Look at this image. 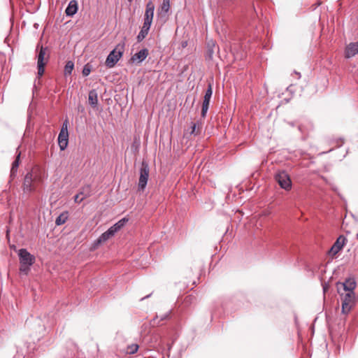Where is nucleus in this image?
Listing matches in <instances>:
<instances>
[{"instance_id":"20","label":"nucleus","mask_w":358,"mask_h":358,"mask_svg":"<svg viewBox=\"0 0 358 358\" xmlns=\"http://www.w3.org/2000/svg\"><path fill=\"white\" fill-rule=\"evenodd\" d=\"M20 155H21L20 152L17 153L15 161L12 164V167H11V169H10V175L11 176H14L16 174V173H17V168H18L19 164H20Z\"/></svg>"},{"instance_id":"12","label":"nucleus","mask_w":358,"mask_h":358,"mask_svg":"<svg viewBox=\"0 0 358 358\" xmlns=\"http://www.w3.org/2000/svg\"><path fill=\"white\" fill-rule=\"evenodd\" d=\"M69 143V133L60 131L58 136V144L62 151L64 150Z\"/></svg>"},{"instance_id":"18","label":"nucleus","mask_w":358,"mask_h":358,"mask_svg":"<svg viewBox=\"0 0 358 358\" xmlns=\"http://www.w3.org/2000/svg\"><path fill=\"white\" fill-rule=\"evenodd\" d=\"M170 313L171 311H169L167 312L166 313L162 315L161 317H160V320H157L158 319V316H156L155 317H154L152 319V320L150 322V324L152 326V327H155V326H159L161 324L160 322L161 321H164L166 319H168L169 317V315H170Z\"/></svg>"},{"instance_id":"31","label":"nucleus","mask_w":358,"mask_h":358,"mask_svg":"<svg viewBox=\"0 0 358 358\" xmlns=\"http://www.w3.org/2000/svg\"><path fill=\"white\" fill-rule=\"evenodd\" d=\"M108 230L115 236V234L120 230V228L119 227V226H117L116 224V223L115 224H113V226H111Z\"/></svg>"},{"instance_id":"21","label":"nucleus","mask_w":358,"mask_h":358,"mask_svg":"<svg viewBox=\"0 0 358 358\" xmlns=\"http://www.w3.org/2000/svg\"><path fill=\"white\" fill-rule=\"evenodd\" d=\"M67 219H68V212L66 211V212L61 213L56 218L55 224L57 226L62 225L66 222Z\"/></svg>"},{"instance_id":"10","label":"nucleus","mask_w":358,"mask_h":358,"mask_svg":"<svg viewBox=\"0 0 358 358\" xmlns=\"http://www.w3.org/2000/svg\"><path fill=\"white\" fill-rule=\"evenodd\" d=\"M148 55V50L147 48L141 49L138 52L135 53L131 58L133 62L141 63Z\"/></svg>"},{"instance_id":"35","label":"nucleus","mask_w":358,"mask_h":358,"mask_svg":"<svg viewBox=\"0 0 358 358\" xmlns=\"http://www.w3.org/2000/svg\"><path fill=\"white\" fill-rule=\"evenodd\" d=\"M80 195L79 194V193L74 196V201L76 203H81L84 200L83 198H82V197L80 198Z\"/></svg>"},{"instance_id":"28","label":"nucleus","mask_w":358,"mask_h":358,"mask_svg":"<svg viewBox=\"0 0 358 358\" xmlns=\"http://www.w3.org/2000/svg\"><path fill=\"white\" fill-rule=\"evenodd\" d=\"M152 22V20L144 18V22L142 27L150 30Z\"/></svg>"},{"instance_id":"2","label":"nucleus","mask_w":358,"mask_h":358,"mask_svg":"<svg viewBox=\"0 0 358 358\" xmlns=\"http://www.w3.org/2000/svg\"><path fill=\"white\" fill-rule=\"evenodd\" d=\"M124 50V43H119L116 45L110 54L108 55L106 60V65L108 68H113L118 62L122 57Z\"/></svg>"},{"instance_id":"27","label":"nucleus","mask_w":358,"mask_h":358,"mask_svg":"<svg viewBox=\"0 0 358 358\" xmlns=\"http://www.w3.org/2000/svg\"><path fill=\"white\" fill-rule=\"evenodd\" d=\"M83 75L84 76H87L91 73V66H90L88 64H85L83 69Z\"/></svg>"},{"instance_id":"30","label":"nucleus","mask_w":358,"mask_h":358,"mask_svg":"<svg viewBox=\"0 0 358 358\" xmlns=\"http://www.w3.org/2000/svg\"><path fill=\"white\" fill-rule=\"evenodd\" d=\"M30 266H31L28 264H20V271L22 273H27L28 271H29Z\"/></svg>"},{"instance_id":"23","label":"nucleus","mask_w":358,"mask_h":358,"mask_svg":"<svg viewBox=\"0 0 358 358\" xmlns=\"http://www.w3.org/2000/svg\"><path fill=\"white\" fill-rule=\"evenodd\" d=\"M73 68H74V63L72 61H68L64 67V75L65 76L71 75Z\"/></svg>"},{"instance_id":"32","label":"nucleus","mask_w":358,"mask_h":358,"mask_svg":"<svg viewBox=\"0 0 358 358\" xmlns=\"http://www.w3.org/2000/svg\"><path fill=\"white\" fill-rule=\"evenodd\" d=\"M128 221V219L124 217L122 219H121L120 220H119L117 222H116V224L117 226H119V227L121 229L122 227H123L124 226V224H126V222Z\"/></svg>"},{"instance_id":"4","label":"nucleus","mask_w":358,"mask_h":358,"mask_svg":"<svg viewBox=\"0 0 358 358\" xmlns=\"http://www.w3.org/2000/svg\"><path fill=\"white\" fill-rule=\"evenodd\" d=\"M149 177V166L145 162H143L140 169L138 189L143 191L147 185Z\"/></svg>"},{"instance_id":"5","label":"nucleus","mask_w":358,"mask_h":358,"mask_svg":"<svg viewBox=\"0 0 358 358\" xmlns=\"http://www.w3.org/2000/svg\"><path fill=\"white\" fill-rule=\"evenodd\" d=\"M275 179L281 188L289 190L292 187V181L289 175L285 171H280L275 176Z\"/></svg>"},{"instance_id":"19","label":"nucleus","mask_w":358,"mask_h":358,"mask_svg":"<svg viewBox=\"0 0 358 358\" xmlns=\"http://www.w3.org/2000/svg\"><path fill=\"white\" fill-rule=\"evenodd\" d=\"M79 194L82 196L83 199L90 197L92 194L91 185H86L83 187L79 192Z\"/></svg>"},{"instance_id":"26","label":"nucleus","mask_w":358,"mask_h":358,"mask_svg":"<svg viewBox=\"0 0 358 358\" xmlns=\"http://www.w3.org/2000/svg\"><path fill=\"white\" fill-rule=\"evenodd\" d=\"M138 345L137 344H132L128 346L127 352L129 354H134L138 351Z\"/></svg>"},{"instance_id":"33","label":"nucleus","mask_w":358,"mask_h":358,"mask_svg":"<svg viewBox=\"0 0 358 358\" xmlns=\"http://www.w3.org/2000/svg\"><path fill=\"white\" fill-rule=\"evenodd\" d=\"M208 106L209 105H206V104H203L202 105V109H201V116L202 117H205L206 113H207V111H208Z\"/></svg>"},{"instance_id":"37","label":"nucleus","mask_w":358,"mask_h":358,"mask_svg":"<svg viewBox=\"0 0 358 358\" xmlns=\"http://www.w3.org/2000/svg\"><path fill=\"white\" fill-rule=\"evenodd\" d=\"M287 124L292 127L295 126V124L293 122H288Z\"/></svg>"},{"instance_id":"11","label":"nucleus","mask_w":358,"mask_h":358,"mask_svg":"<svg viewBox=\"0 0 358 358\" xmlns=\"http://www.w3.org/2000/svg\"><path fill=\"white\" fill-rule=\"evenodd\" d=\"M170 10V0H163L162 3L158 9L157 15L159 17H166Z\"/></svg>"},{"instance_id":"39","label":"nucleus","mask_w":358,"mask_h":358,"mask_svg":"<svg viewBox=\"0 0 358 358\" xmlns=\"http://www.w3.org/2000/svg\"><path fill=\"white\" fill-rule=\"evenodd\" d=\"M327 285H323V289H324V292H326V289H327Z\"/></svg>"},{"instance_id":"3","label":"nucleus","mask_w":358,"mask_h":358,"mask_svg":"<svg viewBox=\"0 0 358 358\" xmlns=\"http://www.w3.org/2000/svg\"><path fill=\"white\" fill-rule=\"evenodd\" d=\"M37 48H39L38 54L37 55V67H38V75L42 76L45 71V66L47 64L49 56L45 59V56L47 54V48H44L43 45L39 46L38 45Z\"/></svg>"},{"instance_id":"38","label":"nucleus","mask_w":358,"mask_h":358,"mask_svg":"<svg viewBox=\"0 0 358 358\" xmlns=\"http://www.w3.org/2000/svg\"><path fill=\"white\" fill-rule=\"evenodd\" d=\"M150 296H151V294H148V295L145 296V297L141 298V301H143V300H144V299H147V298H149Z\"/></svg>"},{"instance_id":"7","label":"nucleus","mask_w":358,"mask_h":358,"mask_svg":"<svg viewBox=\"0 0 358 358\" xmlns=\"http://www.w3.org/2000/svg\"><path fill=\"white\" fill-rule=\"evenodd\" d=\"M340 287L341 290L343 292H348L350 293L355 292V289L357 287V282L354 277H349L346 278L344 282H338L337 283V289L338 290Z\"/></svg>"},{"instance_id":"8","label":"nucleus","mask_w":358,"mask_h":358,"mask_svg":"<svg viewBox=\"0 0 358 358\" xmlns=\"http://www.w3.org/2000/svg\"><path fill=\"white\" fill-rule=\"evenodd\" d=\"M346 241L347 238H345V236H344L343 235L339 236L336 242L334 243V245L329 250V255L335 256L336 254H338L343 248Z\"/></svg>"},{"instance_id":"14","label":"nucleus","mask_w":358,"mask_h":358,"mask_svg":"<svg viewBox=\"0 0 358 358\" xmlns=\"http://www.w3.org/2000/svg\"><path fill=\"white\" fill-rule=\"evenodd\" d=\"M78 11V2L76 0H71L66 8L65 13L67 16L72 17Z\"/></svg>"},{"instance_id":"6","label":"nucleus","mask_w":358,"mask_h":358,"mask_svg":"<svg viewBox=\"0 0 358 358\" xmlns=\"http://www.w3.org/2000/svg\"><path fill=\"white\" fill-rule=\"evenodd\" d=\"M36 175H34L33 170L28 171L24 176L22 189L24 193H30L34 190L33 182L36 179Z\"/></svg>"},{"instance_id":"9","label":"nucleus","mask_w":358,"mask_h":358,"mask_svg":"<svg viewBox=\"0 0 358 358\" xmlns=\"http://www.w3.org/2000/svg\"><path fill=\"white\" fill-rule=\"evenodd\" d=\"M20 263L31 266L35 262V257L31 255L26 249H20L18 252Z\"/></svg>"},{"instance_id":"24","label":"nucleus","mask_w":358,"mask_h":358,"mask_svg":"<svg viewBox=\"0 0 358 358\" xmlns=\"http://www.w3.org/2000/svg\"><path fill=\"white\" fill-rule=\"evenodd\" d=\"M215 45L213 41H211L210 43H208V50H207L206 57L209 59H213V54H214L213 48L215 47Z\"/></svg>"},{"instance_id":"1","label":"nucleus","mask_w":358,"mask_h":358,"mask_svg":"<svg viewBox=\"0 0 358 358\" xmlns=\"http://www.w3.org/2000/svg\"><path fill=\"white\" fill-rule=\"evenodd\" d=\"M338 294L341 296V299L342 302V313L347 315L348 314L352 308L355 306L356 303V296L355 293L348 292H342L341 290L340 287H338Z\"/></svg>"},{"instance_id":"17","label":"nucleus","mask_w":358,"mask_h":358,"mask_svg":"<svg viewBox=\"0 0 358 358\" xmlns=\"http://www.w3.org/2000/svg\"><path fill=\"white\" fill-rule=\"evenodd\" d=\"M113 236H114V235L108 229L106 231L103 233L99 237V238L96 239V241H95V244L96 245H99V244H101L102 243H104L106 241H108L109 238H112Z\"/></svg>"},{"instance_id":"15","label":"nucleus","mask_w":358,"mask_h":358,"mask_svg":"<svg viewBox=\"0 0 358 358\" xmlns=\"http://www.w3.org/2000/svg\"><path fill=\"white\" fill-rule=\"evenodd\" d=\"M154 11L155 5L151 1H149L146 4L144 18L153 20Z\"/></svg>"},{"instance_id":"22","label":"nucleus","mask_w":358,"mask_h":358,"mask_svg":"<svg viewBox=\"0 0 358 358\" xmlns=\"http://www.w3.org/2000/svg\"><path fill=\"white\" fill-rule=\"evenodd\" d=\"M212 94H213L212 87H211V85H209L208 89L206 91V93H205V95L203 97V104L209 105Z\"/></svg>"},{"instance_id":"13","label":"nucleus","mask_w":358,"mask_h":358,"mask_svg":"<svg viewBox=\"0 0 358 358\" xmlns=\"http://www.w3.org/2000/svg\"><path fill=\"white\" fill-rule=\"evenodd\" d=\"M358 53V41L356 43H350L345 49V57L350 58Z\"/></svg>"},{"instance_id":"29","label":"nucleus","mask_w":358,"mask_h":358,"mask_svg":"<svg viewBox=\"0 0 358 358\" xmlns=\"http://www.w3.org/2000/svg\"><path fill=\"white\" fill-rule=\"evenodd\" d=\"M69 120L68 119H66L63 124H62V128H61V131H64V133H69L68 132V126H69Z\"/></svg>"},{"instance_id":"36","label":"nucleus","mask_w":358,"mask_h":358,"mask_svg":"<svg viewBox=\"0 0 358 358\" xmlns=\"http://www.w3.org/2000/svg\"><path fill=\"white\" fill-rule=\"evenodd\" d=\"M298 129L302 134H305L306 132V130L305 129L304 127L302 124L298 125Z\"/></svg>"},{"instance_id":"41","label":"nucleus","mask_w":358,"mask_h":358,"mask_svg":"<svg viewBox=\"0 0 358 358\" xmlns=\"http://www.w3.org/2000/svg\"><path fill=\"white\" fill-rule=\"evenodd\" d=\"M129 2L132 1L133 0H128Z\"/></svg>"},{"instance_id":"34","label":"nucleus","mask_w":358,"mask_h":358,"mask_svg":"<svg viewBox=\"0 0 358 358\" xmlns=\"http://www.w3.org/2000/svg\"><path fill=\"white\" fill-rule=\"evenodd\" d=\"M196 123H192V124L191 126V131H190L191 134H194V136L198 134V132L196 131Z\"/></svg>"},{"instance_id":"16","label":"nucleus","mask_w":358,"mask_h":358,"mask_svg":"<svg viewBox=\"0 0 358 358\" xmlns=\"http://www.w3.org/2000/svg\"><path fill=\"white\" fill-rule=\"evenodd\" d=\"M88 101L92 107L96 108L98 105V95L95 90H92L89 92Z\"/></svg>"},{"instance_id":"40","label":"nucleus","mask_w":358,"mask_h":358,"mask_svg":"<svg viewBox=\"0 0 358 358\" xmlns=\"http://www.w3.org/2000/svg\"><path fill=\"white\" fill-rule=\"evenodd\" d=\"M294 73H296V75H298V76H299L298 78H299L301 77V74H300V73H298V72H296V71H294Z\"/></svg>"},{"instance_id":"25","label":"nucleus","mask_w":358,"mask_h":358,"mask_svg":"<svg viewBox=\"0 0 358 358\" xmlns=\"http://www.w3.org/2000/svg\"><path fill=\"white\" fill-rule=\"evenodd\" d=\"M148 32H149L148 29L142 27L140 32L138 33V34L137 36V41L138 42L142 41L145 38V36L148 35Z\"/></svg>"}]
</instances>
